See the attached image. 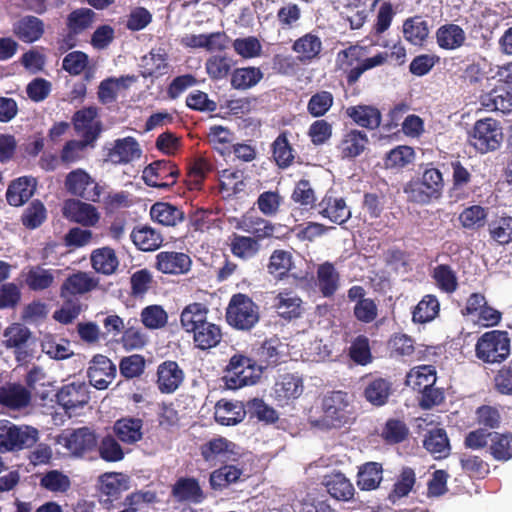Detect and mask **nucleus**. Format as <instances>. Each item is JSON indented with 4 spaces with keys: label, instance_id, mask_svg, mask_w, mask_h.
Wrapping results in <instances>:
<instances>
[{
    "label": "nucleus",
    "instance_id": "1",
    "mask_svg": "<svg viewBox=\"0 0 512 512\" xmlns=\"http://www.w3.org/2000/svg\"><path fill=\"white\" fill-rule=\"evenodd\" d=\"M39 439L36 428L0 420V452L19 451L32 447Z\"/></svg>",
    "mask_w": 512,
    "mask_h": 512
},
{
    "label": "nucleus",
    "instance_id": "2",
    "mask_svg": "<svg viewBox=\"0 0 512 512\" xmlns=\"http://www.w3.org/2000/svg\"><path fill=\"white\" fill-rule=\"evenodd\" d=\"M476 357L485 363L504 361L510 354V338L506 331L492 330L484 333L475 345Z\"/></svg>",
    "mask_w": 512,
    "mask_h": 512
},
{
    "label": "nucleus",
    "instance_id": "3",
    "mask_svg": "<svg viewBox=\"0 0 512 512\" xmlns=\"http://www.w3.org/2000/svg\"><path fill=\"white\" fill-rule=\"evenodd\" d=\"M226 319L232 327L248 331L259 322V307L247 295L235 294L228 304Z\"/></svg>",
    "mask_w": 512,
    "mask_h": 512
},
{
    "label": "nucleus",
    "instance_id": "4",
    "mask_svg": "<svg viewBox=\"0 0 512 512\" xmlns=\"http://www.w3.org/2000/svg\"><path fill=\"white\" fill-rule=\"evenodd\" d=\"M262 374V367L250 358L234 355L227 366L224 376L228 389L236 390L243 386L255 384Z\"/></svg>",
    "mask_w": 512,
    "mask_h": 512
},
{
    "label": "nucleus",
    "instance_id": "5",
    "mask_svg": "<svg viewBox=\"0 0 512 512\" xmlns=\"http://www.w3.org/2000/svg\"><path fill=\"white\" fill-rule=\"evenodd\" d=\"M502 139V128L499 122L492 118L476 121L469 134L470 144L481 154L497 150Z\"/></svg>",
    "mask_w": 512,
    "mask_h": 512
},
{
    "label": "nucleus",
    "instance_id": "6",
    "mask_svg": "<svg viewBox=\"0 0 512 512\" xmlns=\"http://www.w3.org/2000/svg\"><path fill=\"white\" fill-rule=\"evenodd\" d=\"M322 409L327 427H340L353 415L351 396L343 391H333L322 401Z\"/></svg>",
    "mask_w": 512,
    "mask_h": 512
},
{
    "label": "nucleus",
    "instance_id": "7",
    "mask_svg": "<svg viewBox=\"0 0 512 512\" xmlns=\"http://www.w3.org/2000/svg\"><path fill=\"white\" fill-rule=\"evenodd\" d=\"M57 443L65 447L73 456L82 457L97 447L95 431L89 427L66 430L58 436Z\"/></svg>",
    "mask_w": 512,
    "mask_h": 512
},
{
    "label": "nucleus",
    "instance_id": "8",
    "mask_svg": "<svg viewBox=\"0 0 512 512\" xmlns=\"http://www.w3.org/2000/svg\"><path fill=\"white\" fill-rule=\"evenodd\" d=\"M65 188L70 194L91 202H99L102 194V187L83 169H75L67 174Z\"/></svg>",
    "mask_w": 512,
    "mask_h": 512
},
{
    "label": "nucleus",
    "instance_id": "9",
    "mask_svg": "<svg viewBox=\"0 0 512 512\" xmlns=\"http://www.w3.org/2000/svg\"><path fill=\"white\" fill-rule=\"evenodd\" d=\"M179 174L174 164L167 160H157L146 166L142 178L146 185L155 188H169Z\"/></svg>",
    "mask_w": 512,
    "mask_h": 512
},
{
    "label": "nucleus",
    "instance_id": "10",
    "mask_svg": "<svg viewBox=\"0 0 512 512\" xmlns=\"http://www.w3.org/2000/svg\"><path fill=\"white\" fill-rule=\"evenodd\" d=\"M56 399L67 413L75 414L76 410L86 405L90 399L88 386L84 382H72L64 385L57 392Z\"/></svg>",
    "mask_w": 512,
    "mask_h": 512
},
{
    "label": "nucleus",
    "instance_id": "11",
    "mask_svg": "<svg viewBox=\"0 0 512 512\" xmlns=\"http://www.w3.org/2000/svg\"><path fill=\"white\" fill-rule=\"evenodd\" d=\"M115 364L104 355H96L87 370L89 383L98 390L106 389L116 376Z\"/></svg>",
    "mask_w": 512,
    "mask_h": 512
},
{
    "label": "nucleus",
    "instance_id": "12",
    "mask_svg": "<svg viewBox=\"0 0 512 512\" xmlns=\"http://www.w3.org/2000/svg\"><path fill=\"white\" fill-rule=\"evenodd\" d=\"M318 212L331 222L342 225L351 217V210L342 197L327 193L318 204Z\"/></svg>",
    "mask_w": 512,
    "mask_h": 512
},
{
    "label": "nucleus",
    "instance_id": "13",
    "mask_svg": "<svg viewBox=\"0 0 512 512\" xmlns=\"http://www.w3.org/2000/svg\"><path fill=\"white\" fill-rule=\"evenodd\" d=\"M64 215L70 220L84 226H94L99 220L97 209L89 203L78 199H68L63 207Z\"/></svg>",
    "mask_w": 512,
    "mask_h": 512
},
{
    "label": "nucleus",
    "instance_id": "14",
    "mask_svg": "<svg viewBox=\"0 0 512 512\" xmlns=\"http://www.w3.org/2000/svg\"><path fill=\"white\" fill-rule=\"evenodd\" d=\"M190 267L191 259L185 253L162 251L156 255V268L164 274H185Z\"/></svg>",
    "mask_w": 512,
    "mask_h": 512
},
{
    "label": "nucleus",
    "instance_id": "15",
    "mask_svg": "<svg viewBox=\"0 0 512 512\" xmlns=\"http://www.w3.org/2000/svg\"><path fill=\"white\" fill-rule=\"evenodd\" d=\"M272 307L277 315L285 320L299 318L303 313L302 299L292 291L279 292L273 299Z\"/></svg>",
    "mask_w": 512,
    "mask_h": 512
},
{
    "label": "nucleus",
    "instance_id": "16",
    "mask_svg": "<svg viewBox=\"0 0 512 512\" xmlns=\"http://www.w3.org/2000/svg\"><path fill=\"white\" fill-rule=\"evenodd\" d=\"M184 380V372L175 361H164L157 369V384L162 393L170 394L178 389Z\"/></svg>",
    "mask_w": 512,
    "mask_h": 512
},
{
    "label": "nucleus",
    "instance_id": "17",
    "mask_svg": "<svg viewBox=\"0 0 512 512\" xmlns=\"http://www.w3.org/2000/svg\"><path fill=\"white\" fill-rule=\"evenodd\" d=\"M142 150L134 137H125L114 141L108 152V158L115 164H127L140 158Z\"/></svg>",
    "mask_w": 512,
    "mask_h": 512
},
{
    "label": "nucleus",
    "instance_id": "18",
    "mask_svg": "<svg viewBox=\"0 0 512 512\" xmlns=\"http://www.w3.org/2000/svg\"><path fill=\"white\" fill-rule=\"evenodd\" d=\"M246 404L240 401L220 400L215 406V420L225 426H234L240 423L246 415Z\"/></svg>",
    "mask_w": 512,
    "mask_h": 512
},
{
    "label": "nucleus",
    "instance_id": "19",
    "mask_svg": "<svg viewBox=\"0 0 512 512\" xmlns=\"http://www.w3.org/2000/svg\"><path fill=\"white\" fill-rule=\"evenodd\" d=\"M481 103L492 111L508 113L512 110V87L500 85L481 96Z\"/></svg>",
    "mask_w": 512,
    "mask_h": 512
},
{
    "label": "nucleus",
    "instance_id": "20",
    "mask_svg": "<svg viewBox=\"0 0 512 512\" xmlns=\"http://www.w3.org/2000/svg\"><path fill=\"white\" fill-rule=\"evenodd\" d=\"M98 281L86 272H77L70 275L61 286V296L82 295L92 291Z\"/></svg>",
    "mask_w": 512,
    "mask_h": 512
},
{
    "label": "nucleus",
    "instance_id": "21",
    "mask_svg": "<svg viewBox=\"0 0 512 512\" xmlns=\"http://www.w3.org/2000/svg\"><path fill=\"white\" fill-rule=\"evenodd\" d=\"M393 393L392 382L385 378H373L364 389L365 399L376 407L384 406Z\"/></svg>",
    "mask_w": 512,
    "mask_h": 512
},
{
    "label": "nucleus",
    "instance_id": "22",
    "mask_svg": "<svg viewBox=\"0 0 512 512\" xmlns=\"http://www.w3.org/2000/svg\"><path fill=\"white\" fill-rule=\"evenodd\" d=\"M36 181L32 177H20L14 180L6 192L7 202L11 206H21L34 194Z\"/></svg>",
    "mask_w": 512,
    "mask_h": 512
},
{
    "label": "nucleus",
    "instance_id": "23",
    "mask_svg": "<svg viewBox=\"0 0 512 512\" xmlns=\"http://www.w3.org/2000/svg\"><path fill=\"white\" fill-rule=\"evenodd\" d=\"M172 494L180 502L201 503L205 496L195 478H179L172 488Z\"/></svg>",
    "mask_w": 512,
    "mask_h": 512
},
{
    "label": "nucleus",
    "instance_id": "24",
    "mask_svg": "<svg viewBox=\"0 0 512 512\" xmlns=\"http://www.w3.org/2000/svg\"><path fill=\"white\" fill-rule=\"evenodd\" d=\"M303 381L295 374L281 375L274 385V395L279 401L296 399L303 393Z\"/></svg>",
    "mask_w": 512,
    "mask_h": 512
},
{
    "label": "nucleus",
    "instance_id": "25",
    "mask_svg": "<svg viewBox=\"0 0 512 512\" xmlns=\"http://www.w3.org/2000/svg\"><path fill=\"white\" fill-rule=\"evenodd\" d=\"M317 286L324 297L333 296L340 285V275L334 264L324 262L317 268Z\"/></svg>",
    "mask_w": 512,
    "mask_h": 512
},
{
    "label": "nucleus",
    "instance_id": "26",
    "mask_svg": "<svg viewBox=\"0 0 512 512\" xmlns=\"http://www.w3.org/2000/svg\"><path fill=\"white\" fill-rule=\"evenodd\" d=\"M437 44L445 50H456L466 41L465 31L457 24H445L437 29Z\"/></svg>",
    "mask_w": 512,
    "mask_h": 512
},
{
    "label": "nucleus",
    "instance_id": "27",
    "mask_svg": "<svg viewBox=\"0 0 512 512\" xmlns=\"http://www.w3.org/2000/svg\"><path fill=\"white\" fill-rule=\"evenodd\" d=\"M347 115L359 126L374 130L381 123V112L370 105H357L347 108Z\"/></svg>",
    "mask_w": 512,
    "mask_h": 512
},
{
    "label": "nucleus",
    "instance_id": "28",
    "mask_svg": "<svg viewBox=\"0 0 512 512\" xmlns=\"http://www.w3.org/2000/svg\"><path fill=\"white\" fill-rule=\"evenodd\" d=\"M130 237L135 246L142 251H154L163 242L161 233L148 225L135 227Z\"/></svg>",
    "mask_w": 512,
    "mask_h": 512
},
{
    "label": "nucleus",
    "instance_id": "29",
    "mask_svg": "<svg viewBox=\"0 0 512 512\" xmlns=\"http://www.w3.org/2000/svg\"><path fill=\"white\" fill-rule=\"evenodd\" d=\"M143 422L138 418H122L114 423L113 431L118 439L133 444L142 439Z\"/></svg>",
    "mask_w": 512,
    "mask_h": 512
},
{
    "label": "nucleus",
    "instance_id": "30",
    "mask_svg": "<svg viewBox=\"0 0 512 512\" xmlns=\"http://www.w3.org/2000/svg\"><path fill=\"white\" fill-rule=\"evenodd\" d=\"M275 19L279 30L291 31L300 26L302 19L301 7L293 2H283L278 8Z\"/></svg>",
    "mask_w": 512,
    "mask_h": 512
},
{
    "label": "nucleus",
    "instance_id": "31",
    "mask_svg": "<svg viewBox=\"0 0 512 512\" xmlns=\"http://www.w3.org/2000/svg\"><path fill=\"white\" fill-rule=\"evenodd\" d=\"M30 393L21 385L10 384L0 388V404L11 409H20L30 402Z\"/></svg>",
    "mask_w": 512,
    "mask_h": 512
},
{
    "label": "nucleus",
    "instance_id": "32",
    "mask_svg": "<svg viewBox=\"0 0 512 512\" xmlns=\"http://www.w3.org/2000/svg\"><path fill=\"white\" fill-rule=\"evenodd\" d=\"M120 474L106 473L99 478L100 502L106 508L117 500L121 494L123 485L120 480Z\"/></svg>",
    "mask_w": 512,
    "mask_h": 512
},
{
    "label": "nucleus",
    "instance_id": "33",
    "mask_svg": "<svg viewBox=\"0 0 512 512\" xmlns=\"http://www.w3.org/2000/svg\"><path fill=\"white\" fill-rule=\"evenodd\" d=\"M367 143L368 137L365 132L356 129L347 132L339 145L342 157L355 158L359 156L366 148Z\"/></svg>",
    "mask_w": 512,
    "mask_h": 512
},
{
    "label": "nucleus",
    "instance_id": "34",
    "mask_svg": "<svg viewBox=\"0 0 512 512\" xmlns=\"http://www.w3.org/2000/svg\"><path fill=\"white\" fill-rule=\"evenodd\" d=\"M14 31L23 42L32 43L43 35L44 24L39 18L29 15L15 24Z\"/></svg>",
    "mask_w": 512,
    "mask_h": 512
},
{
    "label": "nucleus",
    "instance_id": "35",
    "mask_svg": "<svg viewBox=\"0 0 512 512\" xmlns=\"http://www.w3.org/2000/svg\"><path fill=\"white\" fill-rule=\"evenodd\" d=\"M151 218L164 226H176L184 219V213L176 206L165 203H154L150 209Z\"/></svg>",
    "mask_w": 512,
    "mask_h": 512
},
{
    "label": "nucleus",
    "instance_id": "36",
    "mask_svg": "<svg viewBox=\"0 0 512 512\" xmlns=\"http://www.w3.org/2000/svg\"><path fill=\"white\" fill-rule=\"evenodd\" d=\"M383 478V469L377 462H368L359 468L357 485L361 490L370 491L376 489Z\"/></svg>",
    "mask_w": 512,
    "mask_h": 512
},
{
    "label": "nucleus",
    "instance_id": "37",
    "mask_svg": "<svg viewBox=\"0 0 512 512\" xmlns=\"http://www.w3.org/2000/svg\"><path fill=\"white\" fill-rule=\"evenodd\" d=\"M422 180V185L426 187L427 193L417 191V195L420 198L428 199L429 197H436L439 199L442 195L444 188V180L443 175L439 169L427 166L420 178Z\"/></svg>",
    "mask_w": 512,
    "mask_h": 512
},
{
    "label": "nucleus",
    "instance_id": "38",
    "mask_svg": "<svg viewBox=\"0 0 512 512\" xmlns=\"http://www.w3.org/2000/svg\"><path fill=\"white\" fill-rule=\"evenodd\" d=\"M222 338L218 325L206 322L193 332L195 346L201 350L210 349L219 344Z\"/></svg>",
    "mask_w": 512,
    "mask_h": 512
},
{
    "label": "nucleus",
    "instance_id": "39",
    "mask_svg": "<svg viewBox=\"0 0 512 512\" xmlns=\"http://www.w3.org/2000/svg\"><path fill=\"white\" fill-rule=\"evenodd\" d=\"M208 309L201 303L186 306L180 317L181 325L186 332H194L200 325L207 322Z\"/></svg>",
    "mask_w": 512,
    "mask_h": 512
},
{
    "label": "nucleus",
    "instance_id": "40",
    "mask_svg": "<svg viewBox=\"0 0 512 512\" xmlns=\"http://www.w3.org/2000/svg\"><path fill=\"white\" fill-rule=\"evenodd\" d=\"M263 78V72L258 67H242L231 74V86L236 90H247L256 86Z\"/></svg>",
    "mask_w": 512,
    "mask_h": 512
},
{
    "label": "nucleus",
    "instance_id": "41",
    "mask_svg": "<svg viewBox=\"0 0 512 512\" xmlns=\"http://www.w3.org/2000/svg\"><path fill=\"white\" fill-rule=\"evenodd\" d=\"M328 493L337 500L347 501L353 497L354 487L343 474L337 473L325 478Z\"/></svg>",
    "mask_w": 512,
    "mask_h": 512
},
{
    "label": "nucleus",
    "instance_id": "42",
    "mask_svg": "<svg viewBox=\"0 0 512 512\" xmlns=\"http://www.w3.org/2000/svg\"><path fill=\"white\" fill-rule=\"evenodd\" d=\"M292 49L301 61L312 60L320 53L322 42L318 36L307 33L294 42Z\"/></svg>",
    "mask_w": 512,
    "mask_h": 512
},
{
    "label": "nucleus",
    "instance_id": "43",
    "mask_svg": "<svg viewBox=\"0 0 512 512\" xmlns=\"http://www.w3.org/2000/svg\"><path fill=\"white\" fill-rule=\"evenodd\" d=\"M91 263L96 272L105 275L114 273L119 265L114 250L109 247L95 250L91 255Z\"/></svg>",
    "mask_w": 512,
    "mask_h": 512
},
{
    "label": "nucleus",
    "instance_id": "44",
    "mask_svg": "<svg viewBox=\"0 0 512 512\" xmlns=\"http://www.w3.org/2000/svg\"><path fill=\"white\" fill-rule=\"evenodd\" d=\"M134 79L130 76H121L119 78L109 77L100 82L98 87V99L102 104H110L117 99V91L120 87L127 88V82Z\"/></svg>",
    "mask_w": 512,
    "mask_h": 512
},
{
    "label": "nucleus",
    "instance_id": "45",
    "mask_svg": "<svg viewBox=\"0 0 512 512\" xmlns=\"http://www.w3.org/2000/svg\"><path fill=\"white\" fill-rule=\"evenodd\" d=\"M424 447L431 454L441 458L446 456L450 451V444L446 431L442 428H435L429 431L424 439Z\"/></svg>",
    "mask_w": 512,
    "mask_h": 512
},
{
    "label": "nucleus",
    "instance_id": "46",
    "mask_svg": "<svg viewBox=\"0 0 512 512\" xmlns=\"http://www.w3.org/2000/svg\"><path fill=\"white\" fill-rule=\"evenodd\" d=\"M428 33V24L421 17L407 19L403 24L404 37L413 45H421Z\"/></svg>",
    "mask_w": 512,
    "mask_h": 512
},
{
    "label": "nucleus",
    "instance_id": "47",
    "mask_svg": "<svg viewBox=\"0 0 512 512\" xmlns=\"http://www.w3.org/2000/svg\"><path fill=\"white\" fill-rule=\"evenodd\" d=\"M54 278L52 270L35 266L28 270L25 281L31 290L42 291L52 285Z\"/></svg>",
    "mask_w": 512,
    "mask_h": 512
},
{
    "label": "nucleus",
    "instance_id": "48",
    "mask_svg": "<svg viewBox=\"0 0 512 512\" xmlns=\"http://www.w3.org/2000/svg\"><path fill=\"white\" fill-rule=\"evenodd\" d=\"M292 254L286 250H275L267 266L268 272L277 279H282L292 268Z\"/></svg>",
    "mask_w": 512,
    "mask_h": 512
},
{
    "label": "nucleus",
    "instance_id": "49",
    "mask_svg": "<svg viewBox=\"0 0 512 512\" xmlns=\"http://www.w3.org/2000/svg\"><path fill=\"white\" fill-rule=\"evenodd\" d=\"M439 301L434 295H426L413 311V321L426 323L432 321L439 313Z\"/></svg>",
    "mask_w": 512,
    "mask_h": 512
},
{
    "label": "nucleus",
    "instance_id": "50",
    "mask_svg": "<svg viewBox=\"0 0 512 512\" xmlns=\"http://www.w3.org/2000/svg\"><path fill=\"white\" fill-rule=\"evenodd\" d=\"M242 475V470L233 465H225L210 475V485L213 489H223L228 485L237 482Z\"/></svg>",
    "mask_w": 512,
    "mask_h": 512
},
{
    "label": "nucleus",
    "instance_id": "51",
    "mask_svg": "<svg viewBox=\"0 0 512 512\" xmlns=\"http://www.w3.org/2000/svg\"><path fill=\"white\" fill-rule=\"evenodd\" d=\"M230 247L234 256L247 260L256 255L259 243L251 237L235 234L231 239Z\"/></svg>",
    "mask_w": 512,
    "mask_h": 512
},
{
    "label": "nucleus",
    "instance_id": "52",
    "mask_svg": "<svg viewBox=\"0 0 512 512\" xmlns=\"http://www.w3.org/2000/svg\"><path fill=\"white\" fill-rule=\"evenodd\" d=\"M167 60V53L162 48L152 49L149 55L142 59L147 74L156 77L167 73Z\"/></svg>",
    "mask_w": 512,
    "mask_h": 512
},
{
    "label": "nucleus",
    "instance_id": "53",
    "mask_svg": "<svg viewBox=\"0 0 512 512\" xmlns=\"http://www.w3.org/2000/svg\"><path fill=\"white\" fill-rule=\"evenodd\" d=\"M494 459L507 461L512 458V435L494 432L489 447Z\"/></svg>",
    "mask_w": 512,
    "mask_h": 512
},
{
    "label": "nucleus",
    "instance_id": "54",
    "mask_svg": "<svg viewBox=\"0 0 512 512\" xmlns=\"http://www.w3.org/2000/svg\"><path fill=\"white\" fill-rule=\"evenodd\" d=\"M416 481L415 472L409 467H404L398 476L389 500L395 503L398 499L406 497L412 490Z\"/></svg>",
    "mask_w": 512,
    "mask_h": 512
},
{
    "label": "nucleus",
    "instance_id": "55",
    "mask_svg": "<svg viewBox=\"0 0 512 512\" xmlns=\"http://www.w3.org/2000/svg\"><path fill=\"white\" fill-rule=\"evenodd\" d=\"M233 64V59L226 55H214L207 59L205 68L210 78L220 80L228 76Z\"/></svg>",
    "mask_w": 512,
    "mask_h": 512
},
{
    "label": "nucleus",
    "instance_id": "56",
    "mask_svg": "<svg viewBox=\"0 0 512 512\" xmlns=\"http://www.w3.org/2000/svg\"><path fill=\"white\" fill-rule=\"evenodd\" d=\"M95 12L89 8H79L72 11L67 17V26L71 33L79 34L91 26Z\"/></svg>",
    "mask_w": 512,
    "mask_h": 512
},
{
    "label": "nucleus",
    "instance_id": "57",
    "mask_svg": "<svg viewBox=\"0 0 512 512\" xmlns=\"http://www.w3.org/2000/svg\"><path fill=\"white\" fill-rule=\"evenodd\" d=\"M42 351L50 358L56 360H64L71 357L74 353L70 349L69 341L65 339H56L53 337H45L42 341Z\"/></svg>",
    "mask_w": 512,
    "mask_h": 512
},
{
    "label": "nucleus",
    "instance_id": "58",
    "mask_svg": "<svg viewBox=\"0 0 512 512\" xmlns=\"http://www.w3.org/2000/svg\"><path fill=\"white\" fill-rule=\"evenodd\" d=\"M436 382V371L433 366L423 365L413 369L407 376V383L414 389L427 388Z\"/></svg>",
    "mask_w": 512,
    "mask_h": 512
},
{
    "label": "nucleus",
    "instance_id": "59",
    "mask_svg": "<svg viewBox=\"0 0 512 512\" xmlns=\"http://www.w3.org/2000/svg\"><path fill=\"white\" fill-rule=\"evenodd\" d=\"M491 238L500 245L512 241V217L504 216L492 221L489 224Z\"/></svg>",
    "mask_w": 512,
    "mask_h": 512
},
{
    "label": "nucleus",
    "instance_id": "60",
    "mask_svg": "<svg viewBox=\"0 0 512 512\" xmlns=\"http://www.w3.org/2000/svg\"><path fill=\"white\" fill-rule=\"evenodd\" d=\"M438 287L446 292L453 293L458 287V281L455 271L446 264H441L433 269L432 274Z\"/></svg>",
    "mask_w": 512,
    "mask_h": 512
},
{
    "label": "nucleus",
    "instance_id": "61",
    "mask_svg": "<svg viewBox=\"0 0 512 512\" xmlns=\"http://www.w3.org/2000/svg\"><path fill=\"white\" fill-rule=\"evenodd\" d=\"M47 212L42 202L32 201L24 210L21 220L22 224L28 229L38 228L46 219Z\"/></svg>",
    "mask_w": 512,
    "mask_h": 512
},
{
    "label": "nucleus",
    "instance_id": "62",
    "mask_svg": "<svg viewBox=\"0 0 512 512\" xmlns=\"http://www.w3.org/2000/svg\"><path fill=\"white\" fill-rule=\"evenodd\" d=\"M141 321L148 329H160L167 324L168 315L161 306L150 305L142 310Z\"/></svg>",
    "mask_w": 512,
    "mask_h": 512
},
{
    "label": "nucleus",
    "instance_id": "63",
    "mask_svg": "<svg viewBox=\"0 0 512 512\" xmlns=\"http://www.w3.org/2000/svg\"><path fill=\"white\" fill-rule=\"evenodd\" d=\"M414 158V149L410 146L401 145L387 153L385 165L387 168H403L410 164Z\"/></svg>",
    "mask_w": 512,
    "mask_h": 512
},
{
    "label": "nucleus",
    "instance_id": "64",
    "mask_svg": "<svg viewBox=\"0 0 512 512\" xmlns=\"http://www.w3.org/2000/svg\"><path fill=\"white\" fill-rule=\"evenodd\" d=\"M273 158L280 168L291 165L294 155L285 134H280L272 144Z\"/></svg>",
    "mask_w": 512,
    "mask_h": 512
}]
</instances>
